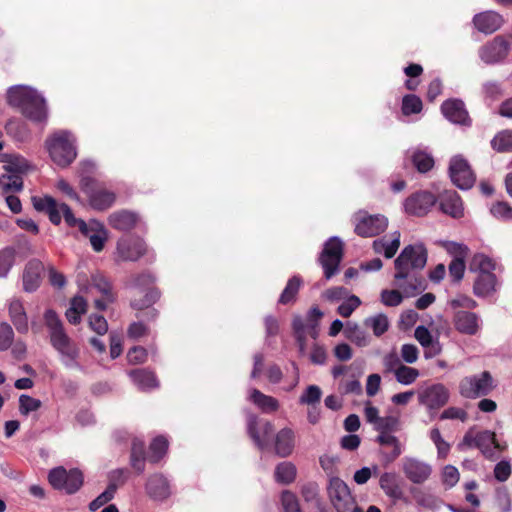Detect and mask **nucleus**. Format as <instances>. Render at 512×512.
I'll list each match as a JSON object with an SVG mask.
<instances>
[{
  "label": "nucleus",
  "instance_id": "obj_1",
  "mask_svg": "<svg viewBox=\"0 0 512 512\" xmlns=\"http://www.w3.org/2000/svg\"><path fill=\"white\" fill-rule=\"evenodd\" d=\"M426 262L427 250L422 243L406 246L395 259V285L405 296H414L424 289L420 271Z\"/></svg>",
  "mask_w": 512,
  "mask_h": 512
},
{
  "label": "nucleus",
  "instance_id": "obj_2",
  "mask_svg": "<svg viewBox=\"0 0 512 512\" xmlns=\"http://www.w3.org/2000/svg\"><path fill=\"white\" fill-rule=\"evenodd\" d=\"M48 329L51 346L58 353L61 363L69 369L82 370L78 358L80 349L77 343L66 333L57 313L47 309L43 315Z\"/></svg>",
  "mask_w": 512,
  "mask_h": 512
},
{
  "label": "nucleus",
  "instance_id": "obj_3",
  "mask_svg": "<svg viewBox=\"0 0 512 512\" xmlns=\"http://www.w3.org/2000/svg\"><path fill=\"white\" fill-rule=\"evenodd\" d=\"M7 103L31 122L46 124L48 119L46 100L36 89L26 85L12 86L7 91Z\"/></svg>",
  "mask_w": 512,
  "mask_h": 512
},
{
  "label": "nucleus",
  "instance_id": "obj_4",
  "mask_svg": "<svg viewBox=\"0 0 512 512\" xmlns=\"http://www.w3.org/2000/svg\"><path fill=\"white\" fill-rule=\"evenodd\" d=\"M76 137L68 130H58L45 140V148L51 160L59 167L66 168L77 157Z\"/></svg>",
  "mask_w": 512,
  "mask_h": 512
},
{
  "label": "nucleus",
  "instance_id": "obj_5",
  "mask_svg": "<svg viewBox=\"0 0 512 512\" xmlns=\"http://www.w3.org/2000/svg\"><path fill=\"white\" fill-rule=\"evenodd\" d=\"M77 284L81 292L94 299L96 309L103 311L116 300L110 281L101 273L91 275L90 280L83 273L77 275Z\"/></svg>",
  "mask_w": 512,
  "mask_h": 512
},
{
  "label": "nucleus",
  "instance_id": "obj_6",
  "mask_svg": "<svg viewBox=\"0 0 512 512\" xmlns=\"http://www.w3.org/2000/svg\"><path fill=\"white\" fill-rule=\"evenodd\" d=\"M83 193L87 196L89 205L99 211L110 208L115 200L116 194L92 177H83L80 180Z\"/></svg>",
  "mask_w": 512,
  "mask_h": 512
},
{
  "label": "nucleus",
  "instance_id": "obj_7",
  "mask_svg": "<svg viewBox=\"0 0 512 512\" xmlns=\"http://www.w3.org/2000/svg\"><path fill=\"white\" fill-rule=\"evenodd\" d=\"M478 448L484 456L492 458L494 449L500 450L501 447L495 439V433L489 430L477 431L474 428L469 429L462 441L458 444L460 451Z\"/></svg>",
  "mask_w": 512,
  "mask_h": 512
},
{
  "label": "nucleus",
  "instance_id": "obj_8",
  "mask_svg": "<svg viewBox=\"0 0 512 512\" xmlns=\"http://www.w3.org/2000/svg\"><path fill=\"white\" fill-rule=\"evenodd\" d=\"M495 388L494 379L490 372L463 377L459 382V393L467 399H476L488 395Z\"/></svg>",
  "mask_w": 512,
  "mask_h": 512
},
{
  "label": "nucleus",
  "instance_id": "obj_9",
  "mask_svg": "<svg viewBox=\"0 0 512 512\" xmlns=\"http://www.w3.org/2000/svg\"><path fill=\"white\" fill-rule=\"evenodd\" d=\"M354 231L361 237H374L384 232L388 227V219L382 214H368L358 211L354 217Z\"/></svg>",
  "mask_w": 512,
  "mask_h": 512
},
{
  "label": "nucleus",
  "instance_id": "obj_10",
  "mask_svg": "<svg viewBox=\"0 0 512 512\" xmlns=\"http://www.w3.org/2000/svg\"><path fill=\"white\" fill-rule=\"evenodd\" d=\"M342 256V241L338 237H331L326 241L323 251L319 257V261L324 270L326 279H330L338 272Z\"/></svg>",
  "mask_w": 512,
  "mask_h": 512
},
{
  "label": "nucleus",
  "instance_id": "obj_11",
  "mask_svg": "<svg viewBox=\"0 0 512 512\" xmlns=\"http://www.w3.org/2000/svg\"><path fill=\"white\" fill-rule=\"evenodd\" d=\"M417 395L419 404L424 406L429 412L439 410L448 403L450 398L448 388L441 383L420 388Z\"/></svg>",
  "mask_w": 512,
  "mask_h": 512
},
{
  "label": "nucleus",
  "instance_id": "obj_12",
  "mask_svg": "<svg viewBox=\"0 0 512 512\" xmlns=\"http://www.w3.org/2000/svg\"><path fill=\"white\" fill-rule=\"evenodd\" d=\"M401 469L405 478L416 485L428 481L433 472L431 464L415 456H405L401 461Z\"/></svg>",
  "mask_w": 512,
  "mask_h": 512
},
{
  "label": "nucleus",
  "instance_id": "obj_13",
  "mask_svg": "<svg viewBox=\"0 0 512 512\" xmlns=\"http://www.w3.org/2000/svg\"><path fill=\"white\" fill-rule=\"evenodd\" d=\"M328 494L337 512H349L354 504L349 487L338 477L330 479Z\"/></svg>",
  "mask_w": 512,
  "mask_h": 512
},
{
  "label": "nucleus",
  "instance_id": "obj_14",
  "mask_svg": "<svg viewBox=\"0 0 512 512\" xmlns=\"http://www.w3.org/2000/svg\"><path fill=\"white\" fill-rule=\"evenodd\" d=\"M147 251L143 239L132 235L121 237L117 241L116 259L121 261H137Z\"/></svg>",
  "mask_w": 512,
  "mask_h": 512
},
{
  "label": "nucleus",
  "instance_id": "obj_15",
  "mask_svg": "<svg viewBox=\"0 0 512 512\" xmlns=\"http://www.w3.org/2000/svg\"><path fill=\"white\" fill-rule=\"evenodd\" d=\"M449 174L452 182L462 190L471 188L475 182V176L468 162L461 156H454L451 159Z\"/></svg>",
  "mask_w": 512,
  "mask_h": 512
},
{
  "label": "nucleus",
  "instance_id": "obj_16",
  "mask_svg": "<svg viewBox=\"0 0 512 512\" xmlns=\"http://www.w3.org/2000/svg\"><path fill=\"white\" fill-rule=\"evenodd\" d=\"M509 42L502 36H497L479 49V57L486 64L503 61L509 53Z\"/></svg>",
  "mask_w": 512,
  "mask_h": 512
},
{
  "label": "nucleus",
  "instance_id": "obj_17",
  "mask_svg": "<svg viewBox=\"0 0 512 512\" xmlns=\"http://www.w3.org/2000/svg\"><path fill=\"white\" fill-rule=\"evenodd\" d=\"M436 203V197L427 191L417 192L409 196L403 206L407 214L423 216L428 213Z\"/></svg>",
  "mask_w": 512,
  "mask_h": 512
},
{
  "label": "nucleus",
  "instance_id": "obj_18",
  "mask_svg": "<svg viewBox=\"0 0 512 512\" xmlns=\"http://www.w3.org/2000/svg\"><path fill=\"white\" fill-rule=\"evenodd\" d=\"M79 230L84 236L89 238L94 251L100 252L103 250L108 239V231L103 224L96 220H92L89 223L81 221L79 223Z\"/></svg>",
  "mask_w": 512,
  "mask_h": 512
},
{
  "label": "nucleus",
  "instance_id": "obj_19",
  "mask_svg": "<svg viewBox=\"0 0 512 512\" xmlns=\"http://www.w3.org/2000/svg\"><path fill=\"white\" fill-rule=\"evenodd\" d=\"M9 318L15 329L26 334L29 331L28 317L23 302L17 297H13L7 301Z\"/></svg>",
  "mask_w": 512,
  "mask_h": 512
},
{
  "label": "nucleus",
  "instance_id": "obj_20",
  "mask_svg": "<svg viewBox=\"0 0 512 512\" xmlns=\"http://www.w3.org/2000/svg\"><path fill=\"white\" fill-rule=\"evenodd\" d=\"M292 327L299 345V350L303 353L306 347V337L310 336L315 339L318 336V325L314 326L313 322L307 317L303 319L301 316L297 315L293 318Z\"/></svg>",
  "mask_w": 512,
  "mask_h": 512
},
{
  "label": "nucleus",
  "instance_id": "obj_21",
  "mask_svg": "<svg viewBox=\"0 0 512 512\" xmlns=\"http://www.w3.org/2000/svg\"><path fill=\"white\" fill-rule=\"evenodd\" d=\"M473 23L478 31L484 34H492L501 28L504 19L501 14L489 10L476 14Z\"/></svg>",
  "mask_w": 512,
  "mask_h": 512
},
{
  "label": "nucleus",
  "instance_id": "obj_22",
  "mask_svg": "<svg viewBox=\"0 0 512 512\" xmlns=\"http://www.w3.org/2000/svg\"><path fill=\"white\" fill-rule=\"evenodd\" d=\"M441 111L446 119L455 124L469 125L470 119L461 100L452 99L445 101Z\"/></svg>",
  "mask_w": 512,
  "mask_h": 512
},
{
  "label": "nucleus",
  "instance_id": "obj_23",
  "mask_svg": "<svg viewBox=\"0 0 512 512\" xmlns=\"http://www.w3.org/2000/svg\"><path fill=\"white\" fill-rule=\"evenodd\" d=\"M43 264L37 259L30 260L23 271V290L32 293L38 289L41 283Z\"/></svg>",
  "mask_w": 512,
  "mask_h": 512
},
{
  "label": "nucleus",
  "instance_id": "obj_24",
  "mask_svg": "<svg viewBox=\"0 0 512 512\" xmlns=\"http://www.w3.org/2000/svg\"><path fill=\"white\" fill-rule=\"evenodd\" d=\"M258 418L254 414H250L247 419V430L249 436L254 441L255 445L260 449L266 447L268 438L273 430V426L270 422L266 421L261 426V431H258Z\"/></svg>",
  "mask_w": 512,
  "mask_h": 512
},
{
  "label": "nucleus",
  "instance_id": "obj_25",
  "mask_svg": "<svg viewBox=\"0 0 512 512\" xmlns=\"http://www.w3.org/2000/svg\"><path fill=\"white\" fill-rule=\"evenodd\" d=\"M140 222L138 214L128 210H119L111 213L108 217L109 225L119 231H130Z\"/></svg>",
  "mask_w": 512,
  "mask_h": 512
},
{
  "label": "nucleus",
  "instance_id": "obj_26",
  "mask_svg": "<svg viewBox=\"0 0 512 512\" xmlns=\"http://www.w3.org/2000/svg\"><path fill=\"white\" fill-rule=\"evenodd\" d=\"M454 325L462 334L475 335L480 329L481 321L473 312L459 311L455 314Z\"/></svg>",
  "mask_w": 512,
  "mask_h": 512
},
{
  "label": "nucleus",
  "instance_id": "obj_27",
  "mask_svg": "<svg viewBox=\"0 0 512 512\" xmlns=\"http://www.w3.org/2000/svg\"><path fill=\"white\" fill-rule=\"evenodd\" d=\"M440 208L453 218H460L464 215L462 200L455 191H446L440 196Z\"/></svg>",
  "mask_w": 512,
  "mask_h": 512
},
{
  "label": "nucleus",
  "instance_id": "obj_28",
  "mask_svg": "<svg viewBox=\"0 0 512 512\" xmlns=\"http://www.w3.org/2000/svg\"><path fill=\"white\" fill-rule=\"evenodd\" d=\"M146 492L155 500H164L171 493L169 482L163 475L154 474L147 480Z\"/></svg>",
  "mask_w": 512,
  "mask_h": 512
},
{
  "label": "nucleus",
  "instance_id": "obj_29",
  "mask_svg": "<svg viewBox=\"0 0 512 512\" xmlns=\"http://www.w3.org/2000/svg\"><path fill=\"white\" fill-rule=\"evenodd\" d=\"M379 486L389 498L393 500H401L403 498V490L396 473H382L379 478Z\"/></svg>",
  "mask_w": 512,
  "mask_h": 512
},
{
  "label": "nucleus",
  "instance_id": "obj_30",
  "mask_svg": "<svg viewBox=\"0 0 512 512\" xmlns=\"http://www.w3.org/2000/svg\"><path fill=\"white\" fill-rule=\"evenodd\" d=\"M247 399L258 407L263 413H273L278 410L279 402L276 398L266 395L256 388L248 390Z\"/></svg>",
  "mask_w": 512,
  "mask_h": 512
},
{
  "label": "nucleus",
  "instance_id": "obj_31",
  "mask_svg": "<svg viewBox=\"0 0 512 512\" xmlns=\"http://www.w3.org/2000/svg\"><path fill=\"white\" fill-rule=\"evenodd\" d=\"M295 446V434L290 428L281 429L275 436L274 449L280 457L289 456Z\"/></svg>",
  "mask_w": 512,
  "mask_h": 512
},
{
  "label": "nucleus",
  "instance_id": "obj_32",
  "mask_svg": "<svg viewBox=\"0 0 512 512\" xmlns=\"http://www.w3.org/2000/svg\"><path fill=\"white\" fill-rule=\"evenodd\" d=\"M400 232L394 231L389 239L386 237L373 241L372 247L375 253L383 254L386 258H392L400 246Z\"/></svg>",
  "mask_w": 512,
  "mask_h": 512
},
{
  "label": "nucleus",
  "instance_id": "obj_33",
  "mask_svg": "<svg viewBox=\"0 0 512 512\" xmlns=\"http://www.w3.org/2000/svg\"><path fill=\"white\" fill-rule=\"evenodd\" d=\"M377 442L381 446H388L392 447V451L389 453L382 452V460L383 462L388 465L392 463L394 460H396L403 452V448L401 443L399 442L398 438L394 435H392L390 432L387 433H380L377 437Z\"/></svg>",
  "mask_w": 512,
  "mask_h": 512
},
{
  "label": "nucleus",
  "instance_id": "obj_34",
  "mask_svg": "<svg viewBox=\"0 0 512 512\" xmlns=\"http://www.w3.org/2000/svg\"><path fill=\"white\" fill-rule=\"evenodd\" d=\"M496 289L494 273L479 274L474 281L473 292L477 297H487Z\"/></svg>",
  "mask_w": 512,
  "mask_h": 512
},
{
  "label": "nucleus",
  "instance_id": "obj_35",
  "mask_svg": "<svg viewBox=\"0 0 512 512\" xmlns=\"http://www.w3.org/2000/svg\"><path fill=\"white\" fill-rule=\"evenodd\" d=\"M129 377L140 390H150L158 386L154 373L145 369L132 370L129 372Z\"/></svg>",
  "mask_w": 512,
  "mask_h": 512
},
{
  "label": "nucleus",
  "instance_id": "obj_36",
  "mask_svg": "<svg viewBox=\"0 0 512 512\" xmlns=\"http://www.w3.org/2000/svg\"><path fill=\"white\" fill-rule=\"evenodd\" d=\"M4 169L7 172H12L20 175L31 169L30 162L20 154L12 153L3 155Z\"/></svg>",
  "mask_w": 512,
  "mask_h": 512
},
{
  "label": "nucleus",
  "instance_id": "obj_37",
  "mask_svg": "<svg viewBox=\"0 0 512 512\" xmlns=\"http://www.w3.org/2000/svg\"><path fill=\"white\" fill-rule=\"evenodd\" d=\"M87 301L83 296H75L70 302V307L66 311V318L71 324H78L81 320V315L86 313Z\"/></svg>",
  "mask_w": 512,
  "mask_h": 512
},
{
  "label": "nucleus",
  "instance_id": "obj_38",
  "mask_svg": "<svg viewBox=\"0 0 512 512\" xmlns=\"http://www.w3.org/2000/svg\"><path fill=\"white\" fill-rule=\"evenodd\" d=\"M296 474V466L288 461L279 463L274 472L276 482L284 485L292 483L296 478Z\"/></svg>",
  "mask_w": 512,
  "mask_h": 512
},
{
  "label": "nucleus",
  "instance_id": "obj_39",
  "mask_svg": "<svg viewBox=\"0 0 512 512\" xmlns=\"http://www.w3.org/2000/svg\"><path fill=\"white\" fill-rule=\"evenodd\" d=\"M345 337L359 347H365L370 343L369 335L356 323H347L344 329Z\"/></svg>",
  "mask_w": 512,
  "mask_h": 512
},
{
  "label": "nucleus",
  "instance_id": "obj_40",
  "mask_svg": "<svg viewBox=\"0 0 512 512\" xmlns=\"http://www.w3.org/2000/svg\"><path fill=\"white\" fill-rule=\"evenodd\" d=\"M495 265L491 258L482 253L475 254L469 264V270L479 274L493 273Z\"/></svg>",
  "mask_w": 512,
  "mask_h": 512
},
{
  "label": "nucleus",
  "instance_id": "obj_41",
  "mask_svg": "<svg viewBox=\"0 0 512 512\" xmlns=\"http://www.w3.org/2000/svg\"><path fill=\"white\" fill-rule=\"evenodd\" d=\"M131 466L138 472L142 473L145 469V445L139 439H134L131 449Z\"/></svg>",
  "mask_w": 512,
  "mask_h": 512
},
{
  "label": "nucleus",
  "instance_id": "obj_42",
  "mask_svg": "<svg viewBox=\"0 0 512 512\" xmlns=\"http://www.w3.org/2000/svg\"><path fill=\"white\" fill-rule=\"evenodd\" d=\"M0 188L4 193L19 192L23 188L22 177L6 171L0 176Z\"/></svg>",
  "mask_w": 512,
  "mask_h": 512
},
{
  "label": "nucleus",
  "instance_id": "obj_43",
  "mask_svg": "<svg viewBox=\"0 0 512 512\" xmlns=\"http://www.w3.org/2000/svg\"><path fill=\"white\" fill-rule=\"evenodd\" d=\"M302 283V279L297 275L290 278L280 295L279 303L288 304L294 301Z\"/></svg>",
  "mask_w": 512,
  "mask_h": 512
},
{
  "label": "nucleus",
  "instance_id": "obj_44",
  "mask_svg": "<svg viewBox=\"0 0 512 512\" xmlns=\"http://www.w3.org/2000/svg\"><path fill=\"white\" fill-rule=\"evenodd\" d=\"M6 133L17 141H25L29 136L27 125L16 119H9L5 124Z\"/></svg>",
  "mask_w": 512,
  "mask_h": 512
},
{
  "label": "nucleus",
  "instance_id": "obj_45",
  "mask_svg": "<svg viewBox=\"0 0 512 512\" xmlns=\"http://www.w3.org/2000/svg\"><path fill=\"white\" fill-rule=\"evenodd\" d=\"M364 325L373 330L375 336L383 335L389 328V321L386 315L380 313L364 320Z\"/></svg>",
  "mask_w": 512,
  "mask_h": 512
},
{
  "label": "nucleus",
  "instance_id": "obj_46",
  "mask_svg": "<svg viewBox=\"0 0 512 512\" xmlns=\"http://www.w3.org/2000/svg\"><path fill=\"white\" fill-rule=\"evenodd\" d=\"M494 150L498 152L512 151V130L499 132L491 141Z\"/></svg>",
  "mask_w": 512,
  "mask_h": 512
},
{
  "label": "nucleus",
  "instance_id": "obj_47",
  "mask_svg": "<svg viewBox=\"0 0 512 512\" xmlns=\"http://www.w3.org/2000/svg\"><path fill=\"white\" fill-rule=\"evenodd\" d=\"M419 370L413 367L402 365L396 370L394 374L395 379L402 385H411L419 377Z\"/></svg>",
  "mask_w": 512,
  "mask_h": 512
},
{
  "label": "nucleus",
  "instance_id": "obj_48",
  "mask_svg": "<svg viewBox=\"0 0 512 512\" xmlns=\"http://www.w3.org/2000/svg\"><path fill=\"white\" fill-rule=\"evenodd\" d=\"M129 474V470L124 468H118L110 471L108 474L107 488L113 493H115L118 487L126 483Z\"/></svg>",
  "mask_w": 512,
  "mask_h": 512
},
{
  "label": "nucleus",
  "instance_id": "obj_49",
  "mask_svg": "<svg viewBox=\"0 0 512 512\" xmlns=\"http://www.w3.org/2000/svg\"><path fill=\"white\" fill-rule=\"evenodd\" d=\"M167 448V439L162 436L156 437L150 445L149 461L153 463L158 462L165 455Z\"/></svg>",
  "mask_w": 512,
  "mask_h": 512
},
{
  "label": "nucleus",
  "instance_id": "obj_50",
  "mask_svg": "<svg viewBox=\"0 0 512 512\" xmlns=\"http://www.w3.org/2000/svg\"><path fill=\"white\" fill-rule=\"evenodd\" d=\"M422 108V100L417 95L408 94L403 97L401 110L404 115L420 113Z\"/></svg>",
  "mask_w": 512,
  "mask_h": 512
},
{
  "label": "nucleus",
  "instance_id": "obj_51",
  "mask_svg": "<svg viewBox=\"0 0 512 512\" xmlns=\"http://www.w3.org/2000/svg\"><path fill=\"white\" fill-rule=\"evenodd\" d=\"M41 406L42 402L37 398H33L27 394H22L19 397V412L21 415L28 416L39 410Z\"/></svg>",
  "mask_w": 512,
  "mask_h": 512
},
{
  "label": "nucleus",
  "instance_id": "obj_52",
  "mask_svg": "<svg viewBox=\"0 0 512 512\" xmlns=\"http://www.w3.org/2000/svg\"><path fill=\"white\" fill-rule=\"evenodd\" d=\"M412 160L417 170L421 173L429 171L434 165L432 156L425 151H415L412 155Z\"/></svg>",
  "mask_w": 512,
  "mask_h": 512
},
{
  "label": "nucleus",
  "instance_id": "obj_53",
  "mask_svg": "<svg viewBox=\"0 0 512 512\" xmlns=\"http://www.w3.org/2000/svg\"><path fill=\"white\" fill-rule=\"evenodd\" d=\"M15 260V250L11 247L4 248L0 251V278L8 275Z\"/></svg>",
  "mask_w": 512,
  "mask_h": 512
},
{
  "label": "nucleus",
  "instance_id": "obj_54",
  "mask_svg": "<svg viewBox=\"0 0 512 512\" xmlns=\"http://www.w3.org/2000/svg\"><path fill=\"white\" fill-rule=\"evenodd\" d=\"M490 212L498 220L512 221V207L507 202L499 201L492 204Z\"/></svg>",
  "mask_w": 512,
  "mask_h": 512
},
{
  "label": "nucleus",
  "instance_id": "obj_55",
  "mask_svg": "<svg viewBox=\"0 0 512 512\" xmlns=\"http://www.w3.org/2000/svg\"><path fill=\"white\" fill-rule=\"evenodd\" d=\"M322 391L317 385H309L299 398L300 404L313 406L320 402Z\"/></svg>",
  "mask_w": 512,
  "mask_h": 512
},
{
  "label": "nucleus",
  "instance_id": "obj_56",
  "mask_svg": "<svg viewBox=\"0 0 512 512\" xmlns=\"http://www.w3.org/2000/svg\"><path fill=\"white\" fill-rule=\"evenodd\" d=\"M69 471H67L63 467H57L52 469L49 472L48 479L50 484L58 490H63L65 488V482L68 479Z\"/></svg>",
  "mask_w": 512,
  "mask_h": 512
},
{
  "label": "nucleus",
  "instance_id": "obj_57",
  "mask_svg": "<svg viewBox=\"0 0 512 512\" xmlns=\"http://www.w3.org/2000/svg\"><path fill=\"white\" fill-rule=\"evenodd\" d=\"M145 296L141 300L134 299L131 302V306L135 309L142 310L153 305L159 298L160 292L156 288H147Z\"/></svg>",
  "mask_w": 512,
  "mask_h": 512
},
{
  "label": "nucleus",
  "instance_id": "obj_58",
  "mask_svg": "<svg viewBox=\"0 0 512 512\" xmlns=\"http://www.w3.org/2000/svg\"><path fill=\"white\" fill-rule=\"evenodd\" d=\"M14 340V330L7 322L0 323V351L8 350Z\"/></svg>",
  "mask_w": 512,
  "mask_h": 512
},
{
  "label": "nucleus",
  "instance_id": "obj_59",
  "mask_svg": "<svg viewBox=\"0 0 512 512\" xmlns=\"http://www.w3.org/2000/svg\"><path fill=\"white\" fill-rule=\"evenodd\" d=\"M64 491L68 494L75 493L83 484V475L78 469L69 470L68 479L65 482Z\"/></svg>",
  "mask_w": 512,
  "mask_h": 512
},
{
  "label": "nucleus",
  "instance_id": "obj_60",
  "mask_svg": "<svg viewBox=\"0 0 512 512\" xmlns=\"http://www.w3.org/2000/svg\"><path fill=\"white\" fill-rule=\"evenodd\" d=\"M281 504L284 512H301L299 501L296 495L289 490L282 492Z\"/></svg>",
  "mask_w": 512,
  "mask_h": 512
},
{
  "label": "nucleus",
  "instance_id": "obj_61",
  "mask_svg": "<svg viewBox=\"0 0 512 512\" xmlns=\"http://www.w3.org/2000/svg\"><path fill=\"white\" fill-rule=\"evenodd\" d=\"M399 425V420L395 416L380 417L374 425V429L380 433H387L396 431Z\"/></svg>",
  "mask_w": 512,
  "mask_h": 512
},
{
  "label": "nucleus",
  "instance_id": "obj_62",
  "mask_svg": "<svg viewBox=\"0 0 512 512\" xmlns=\"http://www.w3.org/2000/svg\"><path fill=\"white\" fill-rule=\"evenodd\" d=\"M360 305V298L356 295H350L342 304L339 305L338 313L342 317H349Z\"/></svg>",
  "mask_w": 512,
  "mask_h": 512
},
{
  "label": "nucleus",
  "instance_id": "obj_63",
  "mask_svg": "<svg viewBox=\"0 0 512 512\" xmlns=\"http://www.w3.org/2000/svg\"><path fill=\"white\" fill-rule=\"evenodd\" d=\"M459 481V471L455 466L447 465L442 471V482L448 488L455 486Z\"/></svg>",
  "mask_w": 512,
  "mask_h": 512
},
{
  "label": "nucleus",
  "instance_id": "obj_64",
  "mask_svg": "<svg viewBox=\"0 0 512 512\" xmlns=\"http://www.w3.org/2000/svg\"><path fill=\"white\" fill-rule=\"evenodd\" d=\"M402 300L403 296L398 290H383L381 292V301L386 306H398Z\"/></svg>",
  "mask_w": 512,
  "mask_h": 512
}]
</instances>
